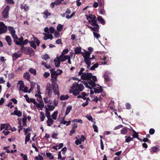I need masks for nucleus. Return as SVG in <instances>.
Here are the masks:
<instances>
[{
	"instance_id": "1",
	"label": "nucleus",
	"mask_w": 160,
	"mask_h": 160,
	"mask_svg": "<svg viewBox=\"0 0 160 160\" xmlns=\"http://www.w3.org/2000/svg\"><path fill=\"white\" fill-rule=\"evenodd\" d=\"M84 52H82V55L83 56L84 62L87 65V68L90 70H93L96 68H97L98 66V63H96L93 65L92 64H93V62H92L93 59H95L94 56L92 55V58L90 57L91 55L90 53L88 52V51L84 50Z\"/></svg>"
},
{
	"instance_id": "26",
	"label": "nucleus",
	"mask_w": 160,
	"mask_h": 160,
	"mask_svg": "<svg viewBox=\"0 0 160 160\" xmlns=\"http://www.w3.org/2000/svg\"><path fill=\"white\" fill-rule=\"evenodd\" d=\"M102 24L104 25L105 24V22L103 19L102 18V17L99 16L97 19Z\"/></svg>"
},
{
	"instance_id": "51",
	"label": "nucleus",
	"mask_w": 160,
	"mask_h": 160,
	"mask_svg": "<svg viewBox=\"0 0 160 160\" xmlns=\"http://www.w3.org/2000/svg\"><path fill=\"white\" fill-rule=\"evenodd\" d=\"M62 73V70L58 69L57 71H56V74L57 76L61 74Z\"/></svg>"
},
{
	"instance_id": "55",
	"label": "nucleus",
	"mask_w": 160,
	"mask_h": 160,
	"mask_svg": "<svg viewBox=\"0 0 160 160\" xmlns=\"http://www.w3.org/2000/svg\"><path fill=\"white\" fill-rule=\"evenodd\" d=\"M24 132L25 135H26L28 133V132L30 131H31V129L30 128H27L26 129L24 128Z\"/></svg>"
},
{
	"instance_id": "62",
	"label": "nucleus",
	"mask_w": 160,
	"mask_h": 160,
	"mask_svg": "<svg viewBox=\"0 0 160 160\" xmlns=\"http://www.w3.org/2000/svg\"><path fill=\"white\" fill-rule=\"evenodd\" d=\"M93 127L94 129V131L96 132H98V128L97 125H93Z\"/></svg>"
},
{
	"instance_id": "19",
	"label": "nucleus",
	"mask_w": 160,
	"mask_h": 160,
	"mask_svg": "<svg viewBox=\"0 0 160 160\" xmlns=\"http://www.w3.org/2000/svg\"><path fill=\"white\" fill-rule=\"evenodd\" d=\"M48 126H51L53 124L54 121L52 118L51 117L48 118V120L46 122Z\"/></svg>"
},
{
	"instance_id": "13",
	"label": "nucleus",
	"mask_w": 160,
	"mask_h": 160,
	"mask_svg": "<svg viewBox=\"0 0 160 160\" xmlns=\"http://www.w3.org/2000/svg\"><path fill=\"white\" fill-rule=\"evenodd\" d=\"M17 85L19 87V90L20 91L22 90L23 88L24 87L23 82L22 81H19Z\"/></svg>"
},
{
	"instance_id": "42",
	"label": "nucleus",
	"mask_w": 160,
	"mask_h": 160,
	"mask_svg": "<svg viewBox=\"0 0 160 160\" xmlns=\"http://www.w3.org/2000/svg\"><path fill=\"white\" fill-rule=\"evenodd\" d=\"M42 59L46 60H47L50 58V57L48 55L46 54L42 56Z\"/></svg>"
},
{
	"instance_id": "61",
	"label": "nucleus",
	"mask_w": 160,
	"mask_h": 160,
	"mask_svg": "<svg viewBox=\"0 0 160 160\" xmlns=\"http://www.w3.org/2000/svg\"><path fill=\"white\" fill-rule=\"evenodd\" d=\"M123 127V126L121 124L119 125H118V126H117L115 127V128L114 129V130H116L118 129H119L121 128H122Z\"/></svg>"
},
{
	"instance_id": "64",
	"label": "nucleus",
	"mask_w": 160,
	"mask_h": 160,
	"mask_svg": "<svg viewBox=\"0 0 160 160\" xmlns=\"http://www.w3.org/2000/svg\"><path fill=\"white\" fill-rule=\"evenodd\" d=\"M49 75L50 73L48 72H45L43 74V76L45 78H48V76H49Z\"/></svg>"
},
{
	"instance_id": "49",
	"label": "nucleus",
	"mask_w": 160,
	"mask_h": 160,
	"mask_svg": "<svg viewBox=\"0 0 160 160\" xmlns=\"http://www.w3.org/2000/svg\"><path fill=\"white\" fill-rule=\"evenodd\" d=\"M34 40L35 42L36 43L37 45L38 46H39L40 43V41L37 38H34Z\"/></svg>"
},
{
	"instance_id": "10",
	"label": "nucleus",
	"mask_w": 160,
	"mask_h": 160,
	"mask_svg": "<svg viewBox=\"0 0 160 160\" xmlns=\"http://www.w3.org/2000/svg\"><path fill=\"white\" fill-rule=\"evenodd\" d=\"M80 92V91H79V90L77 88H75L74 89L71 88V89L69 91L70 93H72L75 96H77L78 95Z\"/></svg>"
},
{
	"instance_id": "37",
	"label": "nucleus",
	"mask_w": 160,
	"mask_h": 160,
	"mask_svg": "<svg viewBox=\"0 0 160 160\" xmlns=\"http://www.w3.org/2000/svg\"><path fill=\"white\" fill-rule=\"evenodd\" d=\"M31 133H28L25 138V143L27 144V142L30 140Z\"/></svg>"
},
{
	"instance_id": "31",
	"label": "nucleus",
	"mask_w": 160,
	"mask_h": 160,
	"mask_svg": "<svg viewBox=\"0 0 160 160\" xmlns=\"http://www.w3.org/2000/svg\"><path fill=\"white\" fill-rule=\"evenodd\" d=\"M127 128L126 127L122 128L121 130V133L123 135L126 134L128 132Z\"/></svg>"
},
{
	"instance_id": "46",
	"label": "nucleus",
	"mask_w": 160,
	"mask_h": 160,
	"mask_svg": "<svg viewBox=\"0 0 160 160\" xmlns=\"http://www.w3.org/2000/svg\"><path fill=\"white\" fill-rule=\"evenodd\" d=\"M72 122H78L80 123H82V121L81 119H75L72 120Z\"/></svg>"
},
{
	"instance_id": "8",
	"label": "nucleus",
	"mask_w": 160,
	"mask_h": 160,
	"mask_svg": "<svg viewBox=\"0 0 160 160\" xmlns=\"http://www.w3.org/2000/svg\"><path fill=\"white\" fill-rule=\"evenodd\" d=\"M8 29L9 32L11 34L12 36L14 39H17L18 38V36L15 34V31L14 30L13 27L9 26L8 27Z\"/></svg>"
},
{
	"instance_id": "22",
	"label": "nucleus",
	"mask_w": 160,
	"mask_h": 160,
	"mask_svg": "<svg viewBox=\"0 0 160 160\" xmlns=\"http://www.w3.org/2000/svg\"><path fill=\"white\" fill-rule=\"evenodd\" d=\"M5 39L9 45H11L12 44V39L10 36H6Z\"/></svg>"
},
{
	"instance_id": "4",
	"label": "nucleus",
	"mask_w": 160,
	"mask_h": 160,
	"mask_svg": "<svg viewBox=\"0 0 160 160\" xmlns=\"http://www.w3.org/2000/svg\"><path fill=\"white\" fill-rule=\"evenodd\" d=\"M93 76H92V74L90 73H87L84 72L83 73L82 75L81 76V78L84 80H88V82L90 80H92V81H93L92 80V77Z\"/></svg>"
},
{
	"instance_id": "14",
	"label": "nucleus",
	"mask_w": 160,
	"mask_h": 160,
	"mask_svg": "<svg viewBox=\"0 0 160 160\" xmlns=\"http://www.w3.org/2000/svg\"><path fill=\"white\" fill-rule=\"evenodd\" d=\"M21 56V54L18 52H15L13 53L12 55V57L13 58V60L15 61L18 58L20 57Z\"/></svg>"
},
{
	"instance_id": "60",
	"label": "nucleus",
	"mask_w": 160,
	"mask_h": 160,
	"mask_svg": "<svg viewBox=\"0 0 160 160\" xmlns=\"http://www.w3.org/2000/svg\"><path fill=\"white\" fill-rule=\"evenodd\" d=\"M27 120V118H23L22 119V124L24 126H26L27 124L26 123V122Z\"/></svg>"
},
{
	"instance_id": "29",
	"label": "nucleus",
	"mask_w": 160,
	"mask_h": 160,
	"mask_svg": "<svg viewBox=\"0 0 160 160\" xmlns=\"http://www.w3.org/2000/svg\"><path fill=\"white\" fill-rule=\"evenodd\" d=\"M21 8L22 9H23L24 11H27L29 9V7L27 5L24 4L21 6Z\"/></svg>"
},
{
	"instance_id": "53",
	"label": "nucleus",
	"mask_w": 160,
	"mask_h": 160,
	"mask_svg": "<svg viewBox=\"0 0 160 160\" xmlns=\"http://www.w3.org/2000/svg\"><path fill=\"white\" fill-rule=\"evenodd\" d=\"M86 118H87L89 120L91 121H92V118L91 115L89 114L87 115L86 116Z\"/></svg>"
},
{
	"instance_id": "28",
	"label": "nucleus",
	"mask_w": 160,
	"mask_h": 160,
	"mask_svg": "<svg viewBox=\"0 0 160 160\" xmlns=\"http://www.w3.org/2000/svg\"><path fill=\"white\" fill-rule=\"evenodd\" d=\"M46 107V106L45 108L46 110V116L47 118H51L50 113V112L49 111V110Z\"/></svg>"
},
{
	"instance_id": "44",
	"label": "nucleus",
	"mask_w": 160,
	"mask_h": 160,
	"mask_svg": "<svg viewBox=\"0 0 160 160\" xmlns=\"http://www.w3.org/2000/svg\"><path fill=\"white\" fill-rule=\"evenodd\" d=\"M47 107L48 108V110L50 111H52L55 108V107L52 105H47Z\"/></svg>"
},
{
	"instance_id": "35",
	"label": "nucleus",
	"mask_w": 160,
	"mask_h": 160,
	"mask_svg": "<svg viewBox=\"0 0 160 160\" xmlns=\"http://www.w3.org/2000/svg\"><path fill=\"white\" fill-rule=\"evenodd\" d=\"M29 43L30 44V46L33 48L34 49H36V46L35 44V42L34 41H34H30L29 42Z\"/></svg>"
},
{
	"instance_id": "59",
	"label": "nucleus",
	"mask_w": 160,
	"mask_h": 160,
	"mask_svg": "<svg viewBox=\"0 0 160 160\" xmlns=\"http://www.w3.org/2000/svg\"><path fill=\"white\" fill-rule=\"evenodd\" d=\"M29 102L33 103L35 105V104L37 102H36L35 100L34 99L30 98V99H29Z\"/></svg>"
},
{
	"instance_id": "50",
	"label": "nucleus",
	"mask_w": 160,
	"mask_h": 160,
	"mask_svg": "<svg viewBox=\"0 0 160 160\" xmlns=\"http://www.w3.org/2000/svg\"><path fill=\"white\" fill-rule=\"evenodd\" d=\"M69 50L68 49H65L63 50L61 53V54L65 55L68 53V52Z\"/></svg>"
},
{
	"instance_id": "45",
	"label": "nucleus",
	"mask_w": 160,
	"mask_h": 160,
	"mask_svg": "<svg viewBox=\"0 0 160 160\" xmlns=\"http://www.w3.org/2000/svg\"><path fill=\"white\" fill-rule=\"evenodd\" d=\"M46 155L50 159H52L54 158V156L52 155L51 153H46Z\"/></svg>"
},
{
	"instance_id": "20",
	"label": "nucleus",
	"mask_w": 160,
	"mask_h": 160,
	"mask_svg": "<svg viewBox=\"0 0 160 160\" xmlns=\"http://www.w3.org/2000/svg\"><path fill=\"white\" fill-rule=\"evenodd\" d=\"M8 30V28L7 27H4L0 28V34H2L3 33L6 32Z\"/></svg>"
},
{
	"instance_id": "43",
	"label": "nucleus",
	"mask_w": 160,
	"mask_h": 160,
	"mask_svg": "<svg viewBox=\"0 0 160 160\" xmlns=\"http://www.w3.org/2000/svg\"><path fill=\"white\" fill-rule=\"evenodd\" d=\"M132 131L134 132V133L132 134V135L133 138H138V133L134 130H132Z\"/></svg>"
},
{
	"instance_id": "47",
	"label": "nucleus",
	"mask_w": 160,
	"mask_h": 160,
	"mask_svg": "<svg viewBox=\"0 0 160 160\" xmlns=\"http://www.w3.org/2000/svg\"><path fill=\"white\" fill-rule=\"evenodd\" d=\"M96 32H93V34L95 38H96L97 39H98V38H99L100 36V35Z\"/></svg>"
},
{
	"instance_id": "34",
	"label": "nucleus",
	"mask_w": 160,
	"mask_h": 160,
	"mask_svg": "<svg viewBox=\"0 0 160 160\" xmlns=\"http://www.w3.org/2000/svg\"><path fill=\"white\" fill-rule=\"evenodd\" d=\"M35 96L36 97H37L38 98L37 99V100L39 102H41L42 101V97L41 94H36L35 95Z\"/></svg>"
},
{
	"instance_id": "21",
	"label": "nucleus",
	"mask_w": 160,
	"mask_h": 160,
	"mask_svg": "<svg viewBox=\"0 0 160 160\" xmlns=\"http://www.w3.org/2000/svg\"><path fill=\"white\" fill-rule=\"evenodd\" d=\"M18 41L15 40H14V42L16 44L18 45H19V44H18V43L21 44L22 42L23 41V37H21L20 38H19L18 39Z\"/></svg>"
},
{
	"instance_id": "52",
	"label": "nucleus",
	"mask_w": 160,
	"mask_h": 160,
	"mask_svg": "<svg viewBox=\"0 0 160 160\" xmlns=\"http://www.w3.org/2000/svg\"><path fill=\"white\" fill-rule=\"evenodd\" d=\"M37 92L39 94H41L42 93L40 92V86L38 84L37 86Z\"/></svg>"
},
{
	"instance_id": "7",
	"label": "nucleus",
	"mask_w": 160,
	"mask_h": 160,
	"mask_svg": "<svg viewBox=\"0 0 160 160\" xmlns=\"http://www.w3.org/2000/svg\"><path fill=\"white\" fill-rule=\"evenodd\" d=\"M10 9L9 6L7 5L2 11V15L4 18H6L8 17Z\"/></svg>"
},
{
	"instance_id": "3",
	"label": "nucleus",
	"mask_w": 160,
	"mask_h": 160,
	"mask_svg": "<svg viewBox=\"0 0 160 160\" xmlns=\"http://www.w3.org/2000/svg\"><path fill=\"white\" fill-rule=\"evenodd\" d=\"M92 80H90L88 82L89 85H88V83L85 81H83L82 82L83 83L86 87L90 89H91L92 88H93L94 90V92L95 93H100L102 92V87L98 84H97L95 83V82L97 81V79L96 77L93 76L92 77Z\"/></svg>"
},
{
	"instance_id": "36",
	"label": "nucleus",
	"mask_w": 160,
	"mask_h": 160,
	"mask_svg": "<svg viewBox=\"0 0 160 160\" xmlns=\"http://www.w3.org/2000/svg\"><path fill=\"white\" fill-rule=\"evenodd\" d=\"M58 116V111H56L54 112L53 113L52 115V117L54 120H56Z\"/></svg>"
},
{
	"instance_id": "63",
	"label": "nucleus",
	"mask_w": 160,
	"mask_h": 160,
	"mask_svg": "<svg viewBox=\"0 0 160 160\" xmlns=\"http://www.w3.org/2000/svg\"><path fill=\"white\" fill-rule=\"evenodd\" d=\"M155 132V130L153 128H151L149 131V133L151 135L153 134Z\"/></svg>"
},
{
	"instance_id": "58",
	"label": "nucleus",
	"mask_w": 160,
	"mask_h": 160,
	"mask_svg": "<svg viewBox=\"0 0 160 160\" xmlns=\"http://www.w3.org/2000/svg\"><path fill=\"white\" fill-rule=\"evenodd\" d=\"M158 148L156 147H153L151 148V152H155L157 151Z\"/></svg>"
},
{
	"instance_id": "2",
	"label": "nucleus",
	"mask_w": 160,
	"mask_h": 160,
	"mask_svg": "<svg viewBox=\"0 0 160 160\" xmlns=\"http://www.w3.org/2000/svg\"><path fill=\"white\" fill-rule=\"evenodd\" d=\"M55 95H57L58 97L59 96V92L58 86L57 83H53L51 85L50 83L47 84L46 87L45 95L48 98H51L53 94V91Z\"/></svg>"
},
{
	"instance_id": "15",
	"label": "nucleus",
	"mask_w": 160,
	"mask_h": 160,
	"mask_svg": "<svg viewBox=\"0 0 160 160\" xmlns=\"http://www.w3.org/2000/svg\"><path fill=\"white\" fill-rule=\"evenodd\" d=\"M35 105V106L38 109L41 110H42L44 107V104L42 102L41 103H38V102H37Z\"/></svg>"
},
{
	"instance_id": "25",
	"label": "nucleus",
	"mask_w": 160,
	"mask_h": 160,
	"mask_svg": "<svg viewBox=\"0 0 160 160\" xmlns=\"http://www.w3.org/2000/svg\"><path fill=\"white\" fill-rule=\"evenodd\" d=\"M88 28H89L90 29H91L94 32H98L99 31V26H98L97 25V28H96L94 27H92L91 26H88Z\"/></svg>"
},
{
	"instance_id": "9",
	"label": "nucleus",
	"mask_w": 160,
	"mask_h": 160,
	"mask_svg": "<svg viewBox=\"0 0 160 160\" xmlns=\"http://www.w3.org/2000/svg\"><path fill=\"white\" fill-rule=\"evenodd\" d=\"M68 56V55H64L61 54L59 57H57V58L60 61L63 62L67 59Z\"/></svg>"
},
{
	"instance_id": "27",
	"label": "nucleus",
	"mask_w": 160,
	"mask_h": 160,
	"mask_svg": "<svg viewBox=\"0 0 160 160\" xmlns=\"http://www.w3.org/2000/svg\"><path fill=\"white\" fill-rule=\"evenodd\" d=\"M40 121L41 122H42L44 121L45 118L44 113L42 112L41 111L40 112Z\"/></svg>"
},
{
	"instance_id": "57",
	"label": "nucleus",
	"mask_w": 160,
	"mask_h": 160,
	"mask_svg": "<svg viewBox=\"0 0 160 160\" xmlns=\"http://www.w3.org/2000/svg\"><path fill=\"white\" fill-rule=\"evenodd\" d=\"M84 69L83 68H81L80 69V70L79 72L78 73V75H82L83 73V72L84 71Z\"/></svg>"
},
{
	"instance_id": "48",
	"label": "nucleus",
	"mask_w": 160,
	"mask_h": 160,
	"mask_svg": "<svg viewBox=\"0 0 160 160\" xmlns=\"http://www.w3.org/2000/svg\"><path fill=\"white\" fill-rule=\"evenodd\" d=\"M88 95L85 93V95H83L82 96V98L84 100H86V101H88L90 100V98L89 97L87 98L86 97Z\"/></svg>"
},
{
	"instance_id": "32",
	"label": "nucleus",
	"mask_w": 160,
	"mask_h": 160,
	"mask_svg": "<svg viewBox=\"0 0 160 160\" xmlns=\"http://www.w3.org/2000/svg\"><path fill=\"white\" fill-rule=\"evenodd\" d=\"M54 62H55V65L56 67H58L60 66L61 61L58 60L57 58L54 60Z\"/></svg>"
},
{
	"instance_id": "5",
	"label": "nucleus",
	"mask_w": 160,
	"mask_h": 160,
	"mask_svg": "<svg viewBox=\"0 0 160 160\" xmlns=\"http://www.w3.org/2000/svg\"><path fill=\"white\" fill-rule=\"evenodd\" d=\"M71 88L72 89L77 88L79 90V91L81 92L84 89V87L82 84L75 82L73 84Z\"/></svg>"
},
{
	"instance_id": "23",
	"label": "nucleus",
	"mask_w": 160,
	"mask_h": 160,
	"mask_svg": "<svg viewBox=\"0 0 160 160\" xmlns=\"http://www.w3.org/2000/svg\"><path fill=\"white\" fill-rule=\"evenodd\" d=\"M30 74L28 72L25 73L23 75L24 78L28 81L30 80Z\"/></svg>"
},
{
	"instance_id": "56",
	"label": "nucleus",
	"mask_w": 160,
	"mask_h": 160,
	"mask_svg": "<svg viewBox=\"0 0 160 160\" xmlns=\"http://www.w3.org/2000/svg\"><path fill=\"white\" fill-rule=\"evenodd\" d=\"M74 14H75V12H73L70 15H68L66 16V18L68 19H70V18H71L73 16Z\"/></svg>"
},
{
	"instance_id": "17",
	"label": "nucleus",
	"mask_w": 160,
	"mask_h": 160,
	"mask_svg": "<svg viewBox=\"0 0 160 160\" xmlns=\"http://www.w3.org/2000/svg\"><path fill=\"white\" fill-rule=\"evenodd\" d=\"M81 48L80 47H77L75 49V54H78L80 53H81V54H82V52H81Z\"/></svg>"
},
{
	"instance_id": "54",
	"label": "nucleus",
	"mask_w": 160,
	"mask_h": 160,
	"mask_svg": "<svg viewBox=\"0 0 160 160\" xmlns=\"http://www.w3.org/2000/svg\"><path fill=\"white\" fill-rule=\"evenodd\" d=\"M49 31L51 33H52L55 31V29L54 28L52 27L49 28Z\"/></svg>"
},
{
	"instance_id": "12",
	"label": "nucleus",
	"mask_w": 160,
	"mask_h": 160,
	"mask_svg": "<svg viewBox=\"0 0 160 160\" xmlns=\"http://www.w3.org/2000/svg\"><path fill=\"white\" fill-rule=\"evenodd\" d=\"M16 110H15L13 112L11 113V115H14L17 116L18 117H20L22 116L21 112L19 110H17V108L16 107Z\"/></svg>"
},
{
	"instance_id": "30",
	"label": "nucleus",
	"mask_w": 160,
	"mask_h": 160,
	"mask_svg": "<svg viewBox=\"0 0 160 160\" xmlns=\"http://www.w3.org/2000/svg\"><path fill=\"white\" fill-rule=\"evenodd\" d=\"M69 98V96L66 95H62L60 98V99L61 100H63L68 99Z\"/></svg>"
},
{
	"instance_id": "11",
	"label": "nucleus",
	"mask_w": 160,
	"mask_h": 160,
	"mask_svg": "<svg viewBox=\"0 0 160 160\" xmlns=\"http://www.w3.org/2000/svg\"><path fill=\"white\" fill-rule=\"evenodd\" d=\"M52 84L56 83V82L57 81V76L55 74H51Z\"/></svg>"
},
{
	"instance_id": "33",
	"label": "nucleus",
	"mask_w": 160,
	"mask_h": 160,
	"mask_svg": "<svg viewBox=\"0 0 160 160\" xmlns=\"http://www.w3.org/2000/svg\"><path fill=\"white\" fill-rule=\"evenodd\" d=\"M87 19L89 21V20H93L96 19V17L94 15L90 14L88 17H87Z\"/></svg>"
},
{
	"instance_id": "39",
	"label": "nucleus",
	"mask_w": 160,
	"mask_h": 160,
	"mask_svg": "<svg viewBox=\"0 0 160 160\" xmlns=\"http://www.w3.org/2000/svg\"><path fill=\"white\" fill-rule=\"evenodd\" d=\"M29 71L30 73L34 75H36V71L35 69H33L32 68H30L29 69Z\"/></svg>"
},
{
	"instance_id": "41",
	"label": "nucleus",
	"mask_w": 160,
	"mask_h": 160,
	"mask_svg": "<svg viewBox=\"0 0 160 160\" xmlns=\"http://www.w3.org/2000/svg\"><path fill=\"white\" fill-rule=\"evenodd\" d=\"M62 26L61 24H59L57 27V30L59 32H61L62 30Z\"/></svg>"
},
{
	"instance_id": "6",
	"label": "nucleus",
	"mask_w": 160,
	"mask_h": 160,
	"mask_svg": "<svg viewBox=\"0 0 160 160\" xmlns=\"http://www.w3.org/2000/svg\"><path fill=\"white\" fill-rule=\"evenodd\" d=\"M101 62L102 64H106L107 62L109 60V58L108 56L104 53H102L100 56Z\"/></svg>"
},
{
	"instance_id": "38",
	"label": "nucleus",
	"mask_w": 160,
	"mask_h": 160,
	"mask_svg": "<svg viewBox=\"0 0 160 160\" xmlns=\"http://www.w3.org/2000/svg\"><path fill=\"white\" fill-rule=\"evenodd\" d=\"M125 138H126L125 141L126 142H129L132 141L133 140V138L130 136L127 137V136H126Z\"/></svg>"
},
{
	"instance_id": "18",
	"label": "nucleus",
	"mask_w": 160,
	"mask_h": 160,
	"mask_svg": "<svg viewBox=\"0 0 160 160\" xmlns=\"http://www.w3.org/2000/svg\"><path fill=\"white\" fill-rule=\"evenodd\" d=\"M44 16H43V18L45 19H47L48 18V17L49 16L51 15V13L48 12L47 10H46L44 12L42 13Z\"/></svg>"
},
{
	"instance_id": "16",
	"label": "nucleus",
	"mask_w": 160,
	"mask_h": 160,
	"mask_svg": "<svg viewBox=\"0 0 160 160\" xmlns=\"http://www.w3.org/2000/svg\"><path fill=\"white\" fill-rule=\"evenodd\" d=\"M97 21L96 19L93 20H89V23H91L93 27H94L96 28H97V25L99 26L97 23Z\"/></svg>"
},
{
	"instance_id": "24",
	"label": "nucleus",
	"mask_w": 160,
	"mask_h": 160,
	"mask_svg": "<svg viewBox=\"0 0 160 160\" xmlns=\"http://www.w3.org/2000/svg\"><path fill=\"white\" fill-rule=\"evenodd\" d=\"M72 109V106H69L67 107L65 113V116H66L70 112V111Z\"/></svg>"
},
{
	"instance_id": "40",
	"label": "nucleus",
	"mask_w": 160,
	"mask_h": 160,
	"mask_svg": "<svg viewBox=\"0 0 160 160\" xmlns=\"http://www.w3.org/2000/svg\"><path fill=\"white\" fill-rule=\"evenodd\" d=\"M28 40L27 39H26L24 41L23 40V42L22 43H18V44H19V45L21 46H24L27 44L28 43Z\"/></svg>"
}]
</instances>
